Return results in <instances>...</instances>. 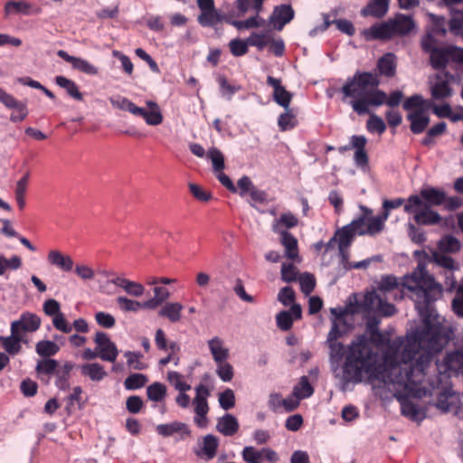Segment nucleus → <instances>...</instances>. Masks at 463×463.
<instances>
[{
  "mask_svg": "<svg viewBox=\"0 0 463 463\" xmlns=\"http://www.w3.org/2000/svg\"><path fill=\"white\" fill-rule=\"evenodd\" d=\"M449 341L446 328L438 324L431 325L428 318L425 319L424 329L408 337L402 362L389 366L383 374L382 381L400 402L403 416L412 420L420 419L419 406L409 398H422L430 392L422 386L426 370Z\"/></svg>",
  "mask_w": 463,
  "mask_h": 463,
  "instance_id": "f257e3e1",
  "label": "nucleus"
},
{
  "mask_svg": "<svg viewBox=\"0 0 463 463\" xmlns=\"http://www.w3.org/2000/svg\"><path fill=\"white\" fill-rule=\"evenodd\" d=\"M422 331L417 329L406 337L405 344L400 337L391 341L380 330L358 335L349 346L343 366V378L346 383H360L364 376L383 380L386 369L402 362L403 349L409 336Z\"/></svg>",
  "mask_w": 463,
  "mask_h": 463,
  "instance_id": "f03ea898",
  "label": "nucleus"
},
{
  "mask_svg": "<svg viewBox=\"0 0 463 463\" xmlns=\"http://www.w3.org/2000/svg\"><path fill=\"white\" fill-rule=\"evenodd\" d=\"M402 288H406L413 294L415 306L422 313V330L427 318L430 324H438L445 328L430 307L433 302L442 297L443 288L432 275L429 274L424 263L420 262L410 275L402 277L401 282L395 276L387 275L381 278L377 286V291L384 298L392 295L394 299L403 298Z\"/></svg>",
  "mask_w": 463,
  "mask_h": 463,
  "instance_id": "7ed1b4c3",
  "label": "nucleus"
},
{
  "mask_svg": "<svg viewBox=\"0 0 463 463\" xmlns=\"http://www.w3.org/2000/svg\"><path fill=\"white\" fill-rule=\"evenodd\" d=\"M380 80L377 74L357 71L348 77L340 91L343 100L349 99V104L358 115L370 112V107H379L384 103L385 92L379 89Z\"/></svg>",
  "mask_w": 463,
  "mask_h": 463,
  "instance_id": "20e7f679",
  "label": "nucleus"
},
{
  "mask_svg": "<svg viewBox=\"0 0 463 463\" xmlns=\"http://www.w3.org/2000/svg\"><path fill=\"white\" fill-rule=\"evenodd\" d=\"M446 201V193L443 190L428 186L420 190V195H411L404 205L407 213L416 212L420 206H439Z\"/></svg>",
  "mask_w": 463,
  "mask_h": 463,
  "instance_id": "39448f33",
  "label": "nucleus"
},
{
  "mask_svg": "<svg viewBox=\"0 0 463 463\" xmlns=\"http://www.w3.org/2000/svg\"><path fill=\"white\" fill-rule=\"evenodd\" d=\"M456 80L455 76L446 71H440L430 80V92L433 99H443L452 95L451 83Z\"/></svg>",
  "mask_w": 463,
  "mask_h": 463,
  "instance_id": "423d86ee",
  "label": "nucleus"
},
{
  "mask_svg": "<svg viewBox=\"0 0 463 463\" xmlns=\"http://www.w3.org/2000/svg\"><path fill=\"white\" fill-rule=\"evenodd\" d=\"M440 374H447L448 377L463 373V351L448 353L441 363L435 364Z\"/></svg>",
  "mask_w": 463,
  "mask_h": 463,
  "instance_id": "0eeeda50",
  "label": "nucleus"
},
{
  "mask_svg": "<svg viewBox=\"0 0 463 463\" xmlns=\"http://www.w3.org/2000/svg\"><path fill=\"white\" fill-rule=\"evenodd\" d=\"M42 324L41 317L31 312H24L20 315L19 319L11 323V331H15L18 335H23L26 333H33L37 331Z\"/></svg>",
  "mask_w": 463,
  "mask_h": 463,
  "instance_id": "6e6552de",
  "label": "nucleus"
},
{
  "mask_svg": "<svg viewBox=\"0 0 463 463\" xmlns=\"http://www.w3.org/2000/svg\"><path fill=\"white\" fill-rule=\"evenodd\" d=\"M94 342L97 345V351L99 357L107 362H115L118 350L115 343H113L109 335L104 332H97L94 337Z\"/></svg>",
  "mask_w": 463,
  "mask_h": 463,
  "instance_id": "1a4fd4ad",
  "label": "nucleus"
},
{
  "mask_svg": "<svg viewBox=\"0 0 463 463\" xmlns=\"http://www.w3.org/2000/svg\"><path fill=\"white\" fill-rule=\"evenodd\" d=\"M367 139L364 136L354 135L351 137L350 145L344 147H340V151L349 150L351 148L355 149L354 155V160L357 166L364 167L368 165V156L365 152V146Z\"/></svg>",
  "mask_w": 463,
  "mask_h": 463,
  "instance_id": "9d476101",
  "label": "nucleus"
},
{
  "mask_svg": "<svg viewBox=\"0 0 463 463\" xmlns=\"http://www.w3.org/2000/svg\"><path fill=\"white\" fill-rule=\"evenodd\" d=\"M0 102L8 109H20L22 116L12 114L10 120L12 122H21L28 116L26 102L16 99L13 95L7 93L4 89L0 88Z\"/></svg>",
  "mask_w": 463,
  "mask_h": 463,
  "instance_id": "9b49d317",
  "label": "nucleus"
},
{
  "mask_svg": "<svg viewBox=\"0 0 463 463\" xmlns=\"http://www.w3.org/2000/svg\"><path fill=\"white\" fill-rule=\"evenodd\" d=\"M363 35L366 41L373 40H390L393 37V31L390 21L381 24H375L363 31Z\"/></svg>",
  "mask_w": 463,
  "mask_h": 463,
  "instance_id": "f8f14e48",
  "label": "nucleus"
},
{
  "mask_svg": "<svg viewBox=\"0 0 463 463\" xmlns=\"http://www.w3.org/2000/svg\"><path fill=\"white\" fill-rule=\"evenodd\" d=\"M294 15L295 12L290 5H280L274 8L269 22L275 29L281 31L294 18Z\"/></svg>",
  "mask_w": 463,
  "mask_h": 463,
  "instance_id": "ddd939ff",
  "label": "nucleus"
},
{
  "mask_svg": "<svg viewBox=\"0 0 463 463\" xmlns=\"http://www.w3.org/2000/svg\"><path fill=\"white\" fill-rule=\"evenodd\" d=\"M267 83L273 88V99L276 103L288 109L292 99V94L281 85L280 80L277 78L268 76Z\"/></svg>",
  "mask_w": 463,
  "mask_h": 463,
  "instance_id": "4468645a",
  "label": "nucleus"
},
{
  "mask_svg": "<svg viewBox=\"0 0 463 463\" xmlns=\"http://www.w3.org/2000/svg\"><path fill=\"white\" fill-rule=\"evenodd\" d=\"M146 104L148 110L138 107L139 112H136L135 116L143 118L149 126L160 125L163 122V115L158 104L152 100H147Z\"/></svg>",
  "mask_w": 463,
  "mask_h": 463,
  "instance_id": "2eb2a0df",
  "label": "nucleus"
},
{
  "mask_svg": "<svg viewBox=\"0 0 463 463\" xmlns=\"http://www.w3.org/2000/svg\"><path fill=\"white\" fill-rule=\"evenodd\" d=\"M436 407L442 412H457L460 407V399L454 392L446 389L439 394Z\"/></svg>",
  "mask_w": 463,
  "mask_h": 463,
  "instance_id": "dca6fc26",
  "label": "nucleus"
},
{
  "mask_svg": "<svg viewBox=\"0 0 463 463\" xmlns=\"http://www.w3.org/2000/svg\"><path fill=\"white\" fill-rule=\"evenodd\" d=\"M57 55L65 61L70 62L73 69L80 71L83 73H86L88 75H96L99 72L98 69L94 65L90 63L87 60L71 56L63 50H59L57 52Z\"/></svg>",
  "mask_w": 463,
  "mask_h": 463,
  "instance_id": "f3484780",
  "label": "nucleus"
},
{
  "mask_svg": "<svg viewBox=\"0 0 463 463\" xmlns=\"http://www.w3.org/2000/svg\"><path fill=\"white\" fill-rule=\"evenodd\" d=\"M156 432L163 437H170L175 433H180V439H184L191 435L189 427L181 421H173L156 426Z\"/></svg>",
  "mask_w": 463,
  "mask_h": 463,
  "instance_id": "a211bd4d",
  "label": "nucleus"
},
{
  "mask_svg": "<svg viewBox=\"0 0 463 463\" xmlns=\"http://www.w3.org/2000/svg\"><path fill=\"white\" fill-rule=\"evenodd\" d=\"M6 14H19L23 15L39 14L42 9L26 1H8L5 6Z\"/></svg>",
  "mask_w": 463,
  "mask_h": 463,
  "instance_id": "6ab92c4d",
  "label": "nucleus"
},
{
  "mask_svg": "<svg viewBox=\"0 0 463 463\" xmlns=\"http://www.w3.org/2000/svg\"><path fill=\"white\" fill-rule=\"evenodd\" d=\"M393 36H402L409 34L414 28L415 23L413 19L405 14H397L393 19H390Z\"/></svg>",
  "mask_w": 463,
  "mask_h": 463,
  "instance_id": "aec40b11",
  "label": "nucleus"
},
{
  "mask_svg": "<svg viewBox=\"0 0 463 463\" xmlns=\"http://www.w3.org/2000/svg\"><path fill=\"white\" fill-rule=\"evenodd\" d=\"M196 395L193 401L194 405V412L197 416L202 417L205 420V416L209 411L207 398L210 395L208 388L203 384L195 387Z\"/></svg>",
  "mask_w": 463,
  "mask_h": 463,
  "instance_id": "412c9836",
  "label": "nucleus"
},
{
  "mask_svg": "<svg viewBox=\"0 0 463 463\" xmlns=\"http://www.w3.org/2000/svg\"><path fill=\"white\" fill-rule=\"evenodd\" d=\"M414 213V221L419 225H435L440 222L441 216L430 207L420 206L416 209Z\"/></svg>",
  "mask_w": 463,
  "mask_h": 463,
  "instance_id": "4be33fe9",
  "label": "nucleus"
},
{
  "mask_svg": "<svg viewBox=\"0 0 463 463\" xmlns=\"http://www.w3.org/2000/svg\"><path fill=\"white\" fill-rule=\"evenodd\" d=\"M218 446V439L213 434H207L203 439L200 450H196L195 454L200 458H205L207 460L213 459L216 456Z\"/></svg>",
  "mask_w": 463,
  "mask_h": 463,
  "instance_id": "5701e85b",
  "label": "nucleus"
},
{
  "mask_svg": "<svg viewBox=\"0 0 463 463\" xmlns=\"http://www.w3.org/2000/svg\"><path fill=\"white\" fill-rule=\"evenodd\" d=\"M298 219L290 212L284 213L279 219H276L272 223V231L277 234L282 232H288V229L298 226Z\"/></svg>",
  "mask_w": 463,
  "mask_h": 463,
  "instance_id": "b1692460",
  "label": "nucleus"
},
{
  "mask_svg": "<svg viewBox=\"0 0 463 463\" xmlns=\"http://www.w3.org/2000/svg\"><path fill=\"white\" fill-rule=\"evenodd\" d=\"M50 264L57 267L65 272H70L73 268V260L69 255H64L61 251L52 250H50L47 256Z\"/></svg>",
  "mask_w": 463,
  "mask_h": 463,
  "instance_id": "393cba45",
  "label": "nucleus"
},
{
  "mask_svg": "<svg viewBox=\"0 0 463 463\" xmlns=\"http://www.w3.org/2000/svg\"><path fill=\"white\" fill-rule=\"evenodd\" d=\"M240 425L235 416L227 413L218 420L216 429L222 435L231 437L239 430Z\"/></svg>",
  "mask_w": 463,
  "mask_h": 463,
  "instance_id": "a878e982",
  "label": "nucleus"
},
{
  "mask_svg": "<svg viewBox=\"0 0 463 463\" xmlns=\"http://www.w3.org/2000/svg\"><path fill=\"white\" fill-rule=\"evenodd\" d=\"M389 1L390 0H373L362 9L361 14L364 17L373 16L374 18H382L388 11Z\"/></svg>",
  "mask_w": 463,
  "mask_h": 463,
  "instance_id": "bb28decb",
  "label": "nucleus"
},
{
  "mask_svg": "<svg viewBox=\"0 0 463 463\" xmlns=\"http://www.w3.org/2000/svg\"><path fill=\"white\" fill-rule=\"evenodd\" d=\"M224 17V14L214 7L200 12V14L197 16V22L203 27H215L223 21Z\"/></svg>",
  "mask_w": 463,
  "mask_h": 463,
  "instance_id": "cd10ccee",
  "label": "nucleus"
},
{
  "mask_svg": "<svg viewBox=\"0 0 463 463\" xmlns=\"http://www.w3.org/2000/svg\"><path fill=\"white\" fill-rule=\"evenodd\" d=\"M279 235V241L285 248V256L296 260L298 258V245L297 238L290 232H282Z\"/></svg>",
  "mask_w": 463,
  "mask_h": 463,
  "instance_id": "c85d7f7f",
  "label": "nucleus"
},
{
  "mask_svg": "<svg viewBox=\"0 0 463 463\" xmlns=\"http://www.w3.org/2000/svg\"><path fill=\"white\" fill-rule=\"evenodd\" d=\"M184 306L179 302H166L158 312V316L167 318L171 323L179 322Z\"/></svg>",
  "mask_w": 463,
  "mask_h": 463,
  "instance_id": "c756f323",
  "label": "nucleus"
},
{
  "mask_svg": "<svg viewBox=\"0 0 463 463\" xmlns=\"http://www.w3.org/2000/svg\"><path fill=\"white\" fill-rule=\"evenodd\" d=\"M208 346L215 363H222L228 359L229 350L224 347L223 341L214 336L208 341Z\"/></svg>",
  "mask_w": 463,
  "mask_h": 463,
  "instance_id": "7c9ffc66",
  "label": "nucleus"
},
{
  "mask_svg": "<svg viewBox=\"0 0 463 463\" xmlns=\"http://www.w3.org/2000/svg\"><path fill=\"white\" fill-rule=\"evenodd\" d=\"M396 57L392 52H387L377 61L379 73L385 77H393L396 71Z\"/></svg>",
  "mask_w": 463,
  "mask_h": 463,
  "instance_id": "2f4dec72",
  "label": "nucleus"
},
{
  "mask_svg": "<svg viewBox=\"0 0 463 463\" xmlns=\"http://www.w3.org/2000/svg\"><path fill=\"white\" fill-rule=\"evenodd\" d=\"M407 119L411 122V130L414 134L422 133L430 123V118L421 110L408 114Z\"/></svg>",
  "mask_w": 463,
  "mask_h": 463,
  "instance_id": "473e14b6",
  "label": "nucleus"
},
{
  "mask_svg": "<svg viewBox=\"0 0 463 463\" xmlns=\"http://www.w3.org/2000/svg\"><path fill=\"white\" fill-rule=\"evenodd\" d=\"M1 341L5 352L11 355H15L22 350L21 343L24 341V337L15 331H11V335L1 337Z\"/></svg>",
  "mask_w": 463,
  "mask_h": 463,
  "instance_id": "72a5a7b5",
  "label": "nucleus"
},
{
  "mask_svg": "<svg viewBox=\"0 0 463 463\" xmlns=\"http://www.w3.org/2000/svg\"><path fill=\"white\" fill-rule=\"evenodd\" d=\"M366 219V232L367 235L373 236L380 233L384 228V222L389 218L390 213H382L376 216H369Z\"/></svg>",
  "mask_w": 463,
  "mask_h": 463,
  "instance_id": "f704fd0d",
  "label": "nucleus"
},
{
  "mask_svg": "<svg viewBox=\"0 0 463 463\" xmlns=\"http://www.w3.org/2000/svg\"><path fill=\"white\" fill-rule=\"evenodd\" d=\"M432 100L424 99L421 95L415 94L406 99L405 101L403 102L402 107L405 110L408 111L413 109H415V111L422 109V112H424L425 110L430 109V107H432Z\"/></svg>",
  "mask_w": 463,
  "mask_h": 463,
  "instance_id": "c9c22d12",
  "label": "nucleus"
},
{
  "mask_svg": "<svg viewBox=\"0 0 463 463\" xmlns=\"http://www.w3.org/2000/svg\"><path fill=\"white\" fill-rule=\"evenodd\" d=\"M153 292L154 297L145 301V309L155 310L170 297L169 290L165 287H155Z\"/></svg>",
  "mask_w": 463,
  "mask_h": 463,
  "instance_id": "e433bc0d",
  "label": "nucleus"
},
{
  "mask_svg": "<svg viewBox=\"0 0 463 463\" xmlns=\"http://www.w3.org/2000/svg\"><path fill=\"white\" fill-rule=\"evenodd\" d=\"M450 46L445 48H438L430 55V64L436 69H443L449 63Z\"/></svg>",
  "mask_w": 463,
  "mask_h": 463,
  "instance_id": "4c0bfd02",
  "label": "nucleus"
},
{
  "mask_svg": "<svg viewBox=\"0 0 463 463\" xmlns=\"http://www.w3.org/2000/svg\"><path fill=\"white\" fill-rule=\"evenodd\" d=\"M80 371L84 376L95 382H99L107 376L104 367L98 363L85 364L81 365Z\"/></svg>",
  "mask_w": 463,
  "mask_h": 463,
  "instance_id": "58836bf2",
  "label": "nucleus"
},
{
  "mask_svg": "<svg viewBox=\"0 0 463 463\" xmlns=\"http://www.w3.org/2000/svg\"><path fill=\"white\" fill-rule=\"evenodd\" d=\"M55 83L59 87L64 89L68 95H70L74 99L80 101L83 99L82 94L80 93L77 84L73 80L67 79L64 76H57L55 77Z\"/></svg>",
  "mask_w": 463,
  "mask_h": 463,
  "instance_id": "ea45409f",
  "label": "nucleus"
},
{
  "mask_svg": "<svg viewBox=\"0 0 463 463\" xmlns=\"http://www.w3.org/2000/svg\"><path fill=\"white\" fill-rule=\"evenodd\" d=\"M74 364L71 362H66L62 367L58 368L56 371L55 385L60 390H67L70 387L69 378Z\"/></svg>",
  "mask_w": 463,
  "mask_h": 463,
  "instance_id": "a19ab883",
  "label": "nucleus"
},
{
  "mask_svg": "<svg viewBox=\"0 0 463 463\" xmlns=\"http://www.w3.org/2000/svg\"><path fill=\"white\" fill-rule=\"evenodd\" d=\"M431 260L439 267L449 271H455L459 269L458 263H457L453 258L441 251H434L432 253Z\"/></svg>",
  "mask_w": 463,
  "mask_h": 463,
  "instance_id": "79ce46f5",
  "label": "nucleus"
},
{
  "mask_svg": "<svg viewBox=\"0 0 463 463\" xmlns=\"http://www.w3.org/2000/svg\"><path fill=\"white\" fill-rule=\"evenodd\" d=\"M60 351V345L51 340H41L35 345V352L38 355L49 358Z\"/></svg>",
  "mask_w": 463,
  "mask_h": 463,
  "instance_id": "37998d69",
  "label": "nucleus"
},
{
  "mask_svg": "<svg viewBox=\"0 0 463 463\" xmlns=\"http://www.w3.org/2000/svg\"><path fill=\"white\" fill-rule=\"evenodd\" d=\"M438 248L443 253H456L460 250L461 243L456 237L446 235L439 240Z\"/></svg>",
  "mask_w": 463,
  "mask_h": 463,
  "instance_id": "c03bdc74",
  "label": "nucleus"
},
{
  "mask_svg": "<svg viewBox=\"0 0 463 463\" xmlns=\"http://www.w3.org/2000/svg\"><path fill=\"white\" fill-rule=\"evenodd\" d=\"M166 386L159 382H155L146 388L147 398L152 402H163L166 397Z\"/></svg>",
  "mask_w": 463,
  "mask_h": 463,
  "instance_id": "a18cd8bd",
  "label": "nucleus"
},
{
  "mask_svg": "<svg viewBox=\"0 0 463 463\" xmlns=\"http://www.w3.org/2000/svg\"><path fill=\"white\" fill-rule=\"evenodd\" d=\"M314 393V388L310 384L307 376L300 377L299 383L294 386L293 394L298 399H307Z\"/></svg>",
  "mask_w": 463,
  "mask_h": 463,
  "instance_id": "49530a36",
  "label": "nucleus"
},
{
  "mask_svg": "<svg viewBox=\"0 0 463 463\" xmlns=\"http://www.w3.org/2000/svg\"><path fill=\"white\" fill-rule=\"evenodd\" d=\"M361 210L364 213V215L358 217L357 219L355 220H353L349 224H354L352 226V231L354 232V233L356 235H366L367 234V232H366V219H367V214H372V210L367 208L366 206H364V205H361L360 206Z\"/></svg>",
  "mask_w": 463,
  "mask_h": 463,
  "instance_id": "de8ad7c7",
  "label": "nucleus"
},
{
  "mask_svg": "<svg viewBox=\"0 0 463 463\" xmlns=\"http://www.w3.org/2000/svg\"><path fill=\"white\" fill-rule=\"evenodd\" d=\"M353 225L354 224L345 225L335 232L338 238V248L350 247L352 244L355 238V234L352 231Z\"/></svg>",
  "mask_w": 463,
  "mask_h": 463,
  "instance_id": "09e8293b",
  "label": "nucleus"
},
{
  "mask_svg": "<svg viewBox=\"0 0 463 463\" xmlns=\"http://www.w3.org/2000/svg\"><path fill=\"white\" fill-rule=\"evenodd\" d=\"M298 124V119L295 114L289 108L285 109V112L280 114L278 119V125L281 131L292 129Z\"/></svg>",
  "mask_w": 463,
  "mask_h": 463,
  "instance_id": "8fccbe9b",
  "label": "nucleus"
},
{
  "mask_svg": "<svg viewBox=\"0 0 463 463\" xmlns=\"http://www.w3.org/2000/svg\"><path fill=\"white\" fill-rule=\"evenodd\" d=\"M148 382L146 375L143 373H132L124 381V386L127 390H137L144 387Z\"/></svg>",
  "mask_w": 463,
  "mask_h": 463,
  "instance_id": "3c124183",
  "label": "nucleus"
},
{
  "mask_svg": "<svg viewBox=\"0 0 463 463\" xmlns=\"http://www.w3.org/2000/svg\"><path fill=\"white\" fill-rule=\"evenodd\" d=\"M58 369V362L54 359L45 358L40 360L35 367L38 374H55Z\"/></svg>",
  "mask_w": 463,
  "mask_h": 463,
  "instance_id": "603ef678",
  "label": "nucleus"
},
{
  "mask_svg": "<svg viewBox=\"0 0 463 463\" xmlns=\"http://www.w3.org/2000/svg\"><path fill=\"white\" fill-rule=\"evenodd\" d=\"M207 157L212 161L214 173L221 172L224 169V156L222 153L216 147H212L207 151Z\"/></svg>",
  "mask_w": 463,
  "mask_h": 463,
  "instance_id": "864d4df0",
  "label": "nucleus"
},
{
  "mask_svg": "<svg viewBox=\"0 0 463 463\" xmlns=\"http://www.w3.org/2000/svg\"><path fill=\"white\" fill-rule=\"evenodd\" d=\"M117 303L119 308L125 312H137L140 308L145 309V301L141 303L137 300L128 298L126 297H118L117 298Z\"/></svg>",
  "mask_w": 463,
  "mask_h": 463,
  "instance_id": "5fc2aeb1",
  "label": "nucleus"
},
{
  "mask_svg": "<svg viewBox=\"0 0 463 463\" xmlns=\"http://www.w3.org/2000/svg\"><path fill=\"white\" fill-rule=\"evenodd\" d=\"M241 457L246 463H262V449H257L253 446H246L241 451Z\"/></svg>",
  "mask_w": 463,
  "mask_h": 463,
  "instance_id": "6e6d98bb",
  "label": "nucleus"
},
{
  "mask_svg": "<svg viewBox=\"0 0 463 463\" xmlns=\"http://www.w3.org/2000/svg\"><path fill=\"white\" fill-rule=\"evenodd\" d=\"M451 307L458 317H463V279L455 290V297L452 299Z\"/></svg>",
  "mask_w": 463,
  "mask_h": 463,
  "instance_id": "4d7b16f0",
  "label": "nucleus"
},
{
  "mask_svg": "<svg viewBox=\"0 0 463 463\" xmlns=\"http://www.w3.org/2000/svg\"><path fill=\"white\" fill-rule=\"evenodd\" d=\"M109 101L114 108L119 109L121 110L128 111L131 114H133L134 116H135L136 112H139L138 107L134 102H132L131 100H129L128 99H127L125 97H121V98H118V99L111 98V99H109Z\"/></svg>",
  "mask_w": 463,
  "mask_h": 463,
  "instance_id": "13d9d810",
  "label": "nucleus"
},
{
  "mask_svg": "<svg viewBox=\"0 0 463 463\" xmlns=\"http://www.w3.org/2000/svg\"><path fill=\"white\" fill-rule=\"evenodd\" d=\"M300 289L302 293L306 296H308L316 287V279L315 277L307 272L302 273L298 278Z\"/></svg>",
  "mask_w": 463,
  "mask_h": 463,
  "instance_id": "bf43d9fd",
  "label": "nucleus"
},
{
  "mask_svg": "<svg viewBox=\"0 0 463 463\" xmlns=\"http://www.w3.org/2000/svg\"><path fill=\"white\" fill-rule=\"evenodd\" d=\"M232 54L235 57L245 55L249 51L248 39L243 41L240 38L232 39L229 43Z\"/></svg>",
  "mask_w": 463,
  "mask_h": 463,
  "instance_id": "052dcab7",
  "label": "nucleus"
},
{
  "mask_svg": "<svg viewBox=\"0 0 463 463\" xmlns=\"http://www.w3.org/2000/svg\"><path fill=\"white\" fill-rule=\"evenodd\" d=\"M216 373L222 382H231L233 378L234 372L233 367L231 364L226 361L222 363H216Z\"/></svg>",
  "mask_w": 463,
  "mask_h": 463,
  "instance_id": "680f3d73",
  "label": "nucleus"
},
{
  "mask_svg": "<svg viewBox=\"0 0 463 463\" xmlns=\"http://www.w3.org/2000/svg\"><path fill=\"white\" fill-rule=\"evenodd\" d=\"M366 128L371 133L383 134L386 129V125L382 118L373 114L367 120Z\"/></svg>",
  "mask_w": 463,
  "mask_h": 463,
  "instance_id": "e2e57ef3",
  "label": "nucleus"
},
{
  "mask_svg": "<svg viewBox=\"0 0 463 463\" xmlns=\"http://www.w3.org/2000/svg\"><path fill=\"white\" fill-rule=\"evenodd\" d=\"M384 298L378 291L367 292L364 299V307L368 310H377L382 298Z\"/></svg>",
  "mask_w": 463,
  "mask_h": 463,
  "instance_id": "0e129e2a",
  "label": "nucleus"
},
{
  "mask_svg": "<svg viewBox=\"0 0 463 463\" xmlns=\"http://www.w3.org/2000/svg\"><path fill=\"white\" fill-rule=\"evenodd\" d=\"M125 356L127 357L128 365L134 370H144L146 368V365L140 362V359L143 357L140 352L127 351Z\"/></svg>",
  "mask_w": 463,
  "mask_h": 463,
  "instance_id": "69168bd1",
  "label": "nucleus"
},
{
  "mask_svg": "<svg viewBox=\"0 0 463 463\" xmlns=\"http://www.w3.org/2000/svg\"><path fill=\"white\" fill-rule=\"evenodd\" d=\"M327 345L330 349L329 355L331 362L338 363L341 361L345 353V345L337 341L327 343Z\"/></svg>",
  "mask_w": 463,
  "mask_h": 463,
  "instance_id": "338daca9",
  "label": "nucleus"
},
{
  "mask_svg": "<svg viewBox=\"0 0 463 463\" xmlns=\"http://www.w3.org/2000/svg\"><path fill=\"white\" fill-rule=\"evenodd\" d=\"M449 30L456 35L463 36V12H457L449 21Z\"/></svg>",
  "mask_w": 463,
  "mask_h": 463,
  "instance_id": "774afa93",
  "label": "nucleus"
}]
</instances>
